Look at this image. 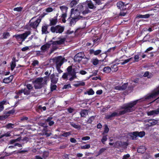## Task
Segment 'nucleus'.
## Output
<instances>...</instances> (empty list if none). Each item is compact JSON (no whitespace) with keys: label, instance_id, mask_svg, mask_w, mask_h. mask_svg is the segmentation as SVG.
<instances>
[{"label":"nucleus","instance_id":"nucleus-62","mask_svg":"<svg viewBox=\"0 0 159 159\" xmlns=\"http://www.w3.org/2000/svg\"><path fill=\"white\" fill-rule=\"evenodd\" d=\"M15 112V110L14 109H13L11 110H10L8 111L7 113V114H11L14 113Z\"/></svg>","mask_w":159,"mask_h":159},{"label":"nucleus","instance_id":"nucleus-38","mask_svg":"<svg viewBox=\"0 0 159 159\" xmlns=\"http://www.w3.org/2000/svg\"><path fill=\"white\" fill-rule=\"evenodd\" d=\"M71 134V132L70 131L64 133L63 134H62V136L64 137H67Z\"/></svg>","mask_w":159,"mask_h":159},{"label":"nucleus","instance_id":"nucleus-6","mask_svg":"<svg viewBox=\"0 0 159 159\" xmlns=\"http://www.w3.org/2000/svg\"><path fill=\"white\" fill-rule=\"evenodd\" d=\"M65 58H62L61 57L59 56L53 58L52 60L55 63L56 66H61L64 62Z\"/></svg>","mask_w":159,"mask_h":159},{"label":"nucleus","instance_id":"nucleus-29","mask_svg":"<svg viewBox=\"0 0 159 159\" xmlns=\"http://www.w3.org/2000/svg\"><path fill=\"white\" fill-rule=\"evenodd\" d=\"M132 58L131 57L129 59H125V60H120L119 61H122V62H121L120 63L121 65H123L128 62L129 61H131L132 59Z\"/></svg>","mask_w":159,"mask_h":159},{"label":"nucleus","instance_id":"nucleus-33","mask_svg":"<svg viewBox=\"0 0 159 159\" xmlns=\"http://www.w3.org/2000/svg\"><path fill=\"white\" fill-rule=\"evenodd\" d=\"M87 5L89 7L90 9H94L96 8V7L94 6L93 4L91 2L88 3Z\"/></svg>","mask_w":159,"mask_h":159},{"label":"nucleus","instance_id":"nucleus-19","mask_svg":"<svg viewBox=\"0 0 159 159\" xmlns=\"http://www.w3.org/2000/svg\"><path fill=\"white\" fill-rule=\"evenodd\" d=\"M51 45L50 43H47L41 46V49L44 52L47 49H48L50 48Z\"/></svg>","mask_w":159,"mask_h":159},{"label":"nucleus","instance_id":"nucleus-5","mask_svg":"<svg viewBox=\"0 0 159 159\" xmlns=\"http://www.w3.org/2000/svg\"><path fill=\"white\" fill-rule=\"evenodd\" d=\"M30 34L31 32L30 31H27L22 34L16 35L14 36L18 41L21 40V42H22L25 41L27 36Z\"/></svg>","mask_w":159,"mask_h":159},{"label":"nucleus","instance_id":"nucleus-50","mask_svg":"<svg viewBox=\"0 0 159 159\" xmlns=\"http://www.w3.org/2000/svg\"><path fill=\"white\" fill-rule=\"evenodd\" d=\"M109 131V129L108 128L107 126V125H105V126L104 133H107Z\"/></svg>","mask_w":159,"mask_h":159},{"label":"nucleus","instance_id":"nucleus-12","mask_svg":"<svg viewBox=\"0 0 159 159\" xmlns=\"http://www.w3.org/2000/svg\"><path fill=\"white\" fill-rule=\"evenodd\" d=\"M50 23L48 25L49 26H55L57 22V16H55L53 18H51L49 19Z\"/></svg>","mask_w":159,"mask_h":159},{"label":"nucleus","instance_id":"nucleus-30","mask_svg":"<svg viewBox=\"0 0 159 159\" xmlns=\"http://www.w3.org/2000/svg\"><path fill=\"white\" fill-rule=\"evenodd\" d=\"M111 68L109 66L105 67L103 69V71L106 73H109L111 72Z\"/></svg>","mask_w":159,"mask_h":159},{"label":"nucleus","instance_id":"nucleus-49","mask_svg":"<svg viewBox=\"0 0 159 159\" xmlns=\"http://www.w3.org/2000/svg\"><path fill=\"white\" fill-rule=\"evenodd\" d=\"M53 10V9L52 7H48L46 8L45 10L48 13L52 12Z\"/></svg>","mask_w":159,"mask_h":159},{"label":"nucleus","instance_id":"nucleus-43","mask_svg":"<svg viewBox=\"0 0 159 159\" xmlns=\"http://www.w3.org/2000/svg\"><path fill=\"white\" fill-rule=\"evenodd\" d=\"M5 103V102L2 101L0 102V112L2 111L4 109L3 105Z\"/></svg>","mask_w":159,"mask_h":159},{"label":"nucleus","instance_id":"nucleus-35","mask_svg":"<svg viewBox=\"0 0 159 159\" xmlns=\"http://www.w3.org/2000/svg\"><path fill=\"white\" fill-rule=\"evenodd\" d=\"M20 137H19L15 139H13L9 141V143L10 144H12L16 142L19 141L20 140Z\"/></svg>","mask_w":159,"mask_h":159},{"label":"nucleus","instance_id":"nucleus-11","mask_svg":"<svg viewBox=\"0 0 159 159\" xmlns=\"http://www.w3.org/2000/svg\"><path fill=\"white\" fill-rule=\"evenodd\" d=\"M117 6L118 7L121 11L125 10L126 9V4H125L124 3L120 1L117 3Z\"/></svg>","mask_w":159,"mask_h":159},{"label":"nucleus","instance_id":"nucleus-53","mask_svg":"<svg viewBox=\"0 0 159 159\" xmlns=\"http://www.w3.org/2000/svg\"><path fill=\"white\" fill-rule=\"evenodd\" d=\"M107 136H104L103 138H102L101 141L104 144V142L106 141L107 140Z\"/></svg>","mask_w":159,"mask_h":159},{"label":"nucleus","instance_id":"nucleus-36","mask_svg":"<svg viewBox=\"0 0 159 159\" xmlns=\"http://www.w3.org/2000/svg\"><path fill=\"white\" fill-rule=\"evenodd\" d=\"M57 88V86L56 85L52 83L51 84L50 88L51 91H53L56 90Z\"/></svg>","mask_w":159,"mask_h":159},{"label":"nucleus","instance_id":"nucleus-2","mask_svg":"<svg viewBox=\"0 0 159 159\" xmlns=\"http://www.w3.org/2000/svg\"><path fill=\"white\" fill-rule=\"evenodd\" d=\"M47 77L46 76L44 78H38L32 82L34 84V87L35 89H41L44 85L47 84Z\"/></svg>","mask_w":159,"mask_h":159},{"label":"nucleus","instance_id":"nucleus-48","mask_svg":"<svg viewBox=\"0 0 159 159\" xmlns=\"http://www.w3.org/2000/svg\"><path fill=\"white\" fill-rule=\"evenodd\" d=\"M22 8L21 7H16L14 8L13 10L15 11H21Z\"/></svg>","mask_w":159,"mask_h":159},{"label":"nucleus","instance_id":"nucleus-58","mask_svg":"<svg viewBox=\"0 0 159 159\" xmlns=\"http://www.w3.org/2000/svg\"><path fill=\"white\" fill-rule=\"evenodd\" d=\"M68 74L71 76H73L75 75H76V72L74 70L69 73Z\"/></svg>","mask_w":159,"mask_h":159},{"label":"nucleus","instance_id":"nucleus-8","mask_svg":"<svg viewBox=\"0 0 159 159\" xmlns=\"http://www.w3.org/2000/svg\"><path fill=\"white\" fill-rule=\"evenodd\" d=\"M35 17H33L30 21L29 22V25L33 29H36L37 28L39 24L41 22V19H37L34 22H31V20L34 18Z\"/></svg>","mask_w":159,"mask_h":159},{"label":"nucleus","instance_id":"nucleus-18","mask_svg":"<svg viewBox=\"0 0 159 159\" xmlns=\"http://www.w3.org/2000/svg\"><path fill=\"white\" fill-rule=\"evenodd\" d=\"M159 94V86L158 90L151 95L148 96L146 98V99H149Z\"/></svg>","mask_w":159,"mask_h":159},{"label":"nucleus","instance_id":"nucleus-15","mask_svg":"<svg viewBox=\"0 0 159 159\" xmlns=\"http://www.w3.org/2000/svg\"><path fill=\"white\" fill-rule=\"evenodd\" d=\"M82 18H83L82 16H79V17L72 18L70 22V25L71 26L72 25H74L79 20Z\"/></svg>","mask_w":159,"mask_h":159},{"label":"nucleus","instance_id":"nucleus-10","mask_svg":"<svg viewBox=\"0 0 159 159\" xmlns=\"http://www.w3.org/2000/svg\"><path fill=\"white\" fill-rule=\"evenodd\" d=\"M128 145V144L126 142H122L121 141H117L115 143V147L117 148H125Z\"/></svg>","mask_w":159,"mask_h":159},{"label":"nucleus","instance_id":"nucleus-1","mask_svg":"<svg viewBox=\"0 0 159 159\" xmlns=\"http://www.w3.org/2000/svg\"><path fill=\"white\" fill-rule=\"evenodd\" d=\"M138 101V100H137L123 105L121 107V109H124L123 110L120 111L118 113L116 112H114L111 115H107L105 117V118L106 119H111L112 117L123 115L128 112H130L134 111L135 109L134 106L136 105Z\"/></svg>","mask_w":159,"mask_h":159},{"label":"nucleus","instance_id":"nucleus-39","mask_svg":"<svg viewBox=\"0 0 159 159\" xmlns=\"http://www.w3.org/2000/svg\"><path fill=\"white\" fill-rule=\"evenodd\" d=\"M65 40V39L63 38L57 41L58 45L62 44L64 43Z\"/></svg>","mask_w":159,"mask_h":159},{"label":"nucleus","instance_id":"nucleus-52","mask_svg":"<svg viewBox=\"0 0 159 159\" xmlns=\"http://www.w3.org/2000/svg\"><path fill=\"white\" fill-rule=\"evenodd\" d=\"M68 73H64L62 76V78L64 79H67L68 77Z\"/></svg>","mask_w":159,"mask_h":159},{"label":"nucleus","instance_id":"nucleus-14","mask_svg":"<svg viewBox=\"0 0 159 159\" xmlns=\"http://www.w3.org/2000/svg\"><path fill=\"white\" fill-rule=\"evenodd\" d=\"M50 79L51 83L55 84L58 80V78L56 77L55 75L54 74H52L50 76Z\"/></svg>","mask_w":159,"mask_h":159},{"label":"nucleus","instance_id":"nucleus-16","mask_svg":"<svg viewBox=\"0 0 159 159\" xmlns=\"http://www.w3.org/2000/svg\"><path fill=\"white\" fill-rule=\"evenodd\" d=\"M49 26V25H45L43 26L42 27V34H46L49 33L47 29L48 27Z\"/></svg>","mask_w":159,"mask_h":159},{"label":"nucleus","instance_id":"nucleus-37","mask_svg":"<svg viewBox=\"0 0 159 159\" xmlns=\"http://www.w3.org/2000/svg\"><path fill=\"white\" fill-rule=\"evenodd\" d=\"M16 66V62L15 61H13L11 62V69L13 70L15 67Z\"/></svg>","mask_w":159,"mask_h":159},{"label":"nucleus","instance_id":"nucleus-22","mask_svg":"<svg viewBox=\"0 0 159 159\" xmlns=\"http://www.w3.org/2000/svg\"><path fill=\"white\" fill-rule=\"evenodd\" d=\"M80 114L81 117H85L88 115V111L85 109L83 110L80 111Z\"/></svg>","mask_w":159,"mask_h":159},{"label":"nucleus","instance_id":"nucleus-32","mask_svg":"<svg viewBox=\"0 0 159 159\" xmlns=\"http://www.w3.org/2000/svg\"><path fill=\"white\" fill-rule=\"evenodd\" d=\"M107 149L105 148H102L100 149L99 151L97 152L98 155L96 156V157L98 156L101 155L103 152H104Z\"/></svg>","mask_w":159,"mask_h":159},{"label":"nucleus","instance_id":"nucleus-40","mask_svg":"<svg viewBox=\"0 0 159 159\" xmlns=\"http://www.w3.org/2000/svg\"><path fill=\"white\" fill-rule=\"evenodd\" d=\"M10 133L11 132L9 131L7 132V133L1 135V136L0 137V138H2L4 136L6 137L10 136H11V135L10 134Z\"/></svg>","mask_w":159,"mask_h":159},{"label":"nucleus","instance_id":"nucleus-63","mask_svg":"<svg viewBox=\"0 0 159 159\" xmlns=\"http://www.w3.org/2000/svg\"><path fill=\"white\" fill-rule=\"evenodd\" d=\"M39 108L41 110H43V111H45L46 109L45 107H42L41 106H39Z\"/></svg>","mask_w":159,"mask_h":159},{"label":"nucleus","instance_id":"nucleus-23","mask_svg":"<svg viewBox=\"0 0 159 159\" xmlns=\"http://www.w3.org/2000/svg\"><path fill=\"white\" fill-rule=\"evenodd\" d=\"M101 52L100 50H98L94 51V50L91 49L90 50V53L91 54H93L95 55H97L100 54Z\"/></svg>","mask_w":159,"mask_h":159},{"label":"nucleus","instance_id":"nucleus-20","mask_svg":"<svg viewBox=\"0 0 159 159\" xmlns=\"http://www.w3.org/2000/svg\"><path fill=\"white\" fill-rule=\"evenodd\" d=\"M148 122V124L149 126H152L156 124L157 123V120H149Z\"/></svg>","mask_w":159,"mask_h":159},{"label":"nucleus","instance_id":"nucleus-42","mask_svg":"<svg viewBox=\"0 0 159 159\" xmlns=\"http://www.w3.org/2000/svg\"><path fill=\"white\" fill-rule=\"evenodd\" d=\"M128 86V84L125 83L122 86H120L121 90H125L126 89Z\"/></svg>","mask_w":159,"mask_h":159},{"label":"nucleus","instance_id":"nucleus-54","mask_svg":"<svg viewBox=\"0 0 159 159\" xmlns=\"http://www.w3.org/2000/svg\"><path fill=\"white\" fill-rule=\"evenodd\" d=\"M39 64V61L37 60H34L33 61L32 64V65L35 66L36 65H38Z\"/></svg>","mask_w":159,"mask_h":159},{"label":"nucleus","instance_id":"nucleus-21","mask_svg":"<svg viewBox=\"0 0 159 159\" xmlns=\"http://www.w3.org/2000/svg\"><path fill=\"white\" fill-rule=\"evenodd\" d=\"M145 147L143 146H140L137 149V152L139 153H143L145 151Z\"/></svg>","mask_w":159,"mask_h":159},{"label":"nucleus","instance_id":"nucleus-55","mask_svg":"<svg viewBox=\"0 0 159 159\" xmlns=\"http://www.w3.org/2000/svg\"><path fill=\"white\" fill-rule=\"evenodd\" d=\"M67 70L68 72V73H69L72 71V66H70L67 68Z\"/></svg>","mask_w":159,"mask_h":159},{"label":"nucleus","instance_id":"nucleus-56","mask_svg":"<svg viewBox=\"0 0 159 159\" xmlns=\"http://www.w3.org/2000/svg\"><path fill=\"white\" fill-rule=\"evenodd\" d=\"M61 67V66H56L57 70L59 74L63 72V71L60 69Z\"/></svg>","mask_w":159,"mask_h":159},{"label":"nucleus","instance_id":"nucleus-27","mask_svg":"<svg viewBox=\"0 0 159 159\" xmlns=\"http://www.w3.org/2000/svg\"><path fill=\"white\" fill-rule=\"evenodd\" d=\"M111 70H112V71L116 72L118 70V67L117 66V65L116 64L112 65L111 66Z\"/></svg>","mask_w":159,"mask_h":159},{"label":"nucleus","instance_id":"nucleus-26","mask_svg":"<svg viewBox=\"0 0 159 159\" xmlns=\"http://www.w3.org/2000/svg\"><path fill=\"white\" fill-rule=\"evenodd\" d=\"M60 8L61 10L62 13H67L68 9V7L66 6H62L60 7Z\"/></svg>","mask_w":159,"mask_h":159},{"label":"nucleus","instance_id":"nucleus-9","mask_svg":"<svg viewBox=\"0 0 159 159\" xmlns=\"http://www.w3.org/2000/svg\"><path fill=\"white\" fill-rule=\"evenodd\" d=\"M84 56V55L83 52L78 53L75 56L74 60L75 62H80Z\"/></svg>","mask_w":159,"mask_h":159},{"label":"nucleus","instance_id":"nucleus-45","mask_svg":"<svg viewBox=\"0 0 159 159\" xmlns=\"http://www.w3.org/2000/svg\"><path fill=\"white\" fill-rule=\"evenodd\" d=\"M14 125V124H11V123H8L6 125V128L8 129H10V128H13V126Z\"/></svg>","mask_w":159,"mask_h":159},{"label":"nucleus","instance_id":"nucleus-31","mask_svg":"<svg viewBox=\"0 0 159 159\" xmlns=\"http://www.w3.org/2000/svg\"><path fill=\"white\" fill-rule=\"evenodd\" d=\"M99 61L98 60L97 58L93 59L91 60V62H92L93 64L96 66L98 64Z\"/></svg>","mask_w":159,"mask_h":159},{"label":"nucleus","instance_id":"nucleus-61","mask_svg":"<svg viewBox=\"0 0 159 159\" xmlns=\"http://www.w3.org/2000/svg\"><path fill=\"white\" fill-rule=\"evenodd\" d=\"M75 75L71 76L72 77L69 79V80L70 81H72L73 80L75 79H76L77 78L76 75Z\"/></svg>","mask_w":159,"mask_h":159},{"label":"nucleus","instance_id":"nucleus-24","mask_svg":"<svg viewBox=\"0 0 159 159\" xmlns=\"http://www.w3.org/2000/svg\"><path fill=\"white\" fill-rule=\"evenodd\" d=\"M70 125L74 128L78 129H80L81 128L80 125H77L75 123H74L73 122L70 123Z\"/></svg>","mask_w":159,"mask_h":159},{"label":"nucleus","instance_id":"nucleus-59","mask_svg":"<svg viewBox=\"0 0 159 159\" xmlns=\"http://www.w3.org/2000/svg\"><path fill=\"white\" fill-rule=\"evenodd\" d=\"M90 139V138L89 136H85L84 137H83L82 138V139L83 140H88L89 139Z\"/></svg>","mask_w":159,"mask_h":159},{"label":"nucleus","instance_id":"nucleus-51","mask_svg":"<svg viewBox=\"0 0 159 159\" xmlns=\"http://www.w3.org/2000/svg\"><path fill=\"white\" fill-rule=\"evenodd\" d=\"M71 88V86L70 84H66L63 87V89H68L69 88Z\"/></svg>","mask_w":159,"mask_h":159},{"label":"nucleus","instance_id":"nucleus-7","mask_svg":"<svg viewBox=\"0 0 159 159\" xmlns=\"http://www.w3.org/2000/svg\"><path fill=\"white\" fill-rule=\"evenodd\" d=\"M131 137L132 138V139H136V138L139 136L140 137H142L145 135V133L144 131H140L139 132L138 131L134 132L131 134Z\"/></svg>","mask_w":159,"mask_h":159},{"label":"nucleus","instance_id":"nucleus-60","mask_svg":"<svg viewBox=\"0 0 159 159\" xmlns=\"http://www.w3.org/2000/svg\"><path fill=\"white\" fill-rule=\"evenodd\" d=\"M48 152H44L43 154V157L44 158H46L48 157Z\"/></svg>","mask_w":159,"mask_h":159},{"label":"nucleus","instance_id":"nucleus-4","mask_svg":"<svg viewBox=\"0 0 159 159\" xmlns=\"http://www.w3.org/2000/svg\"><path fill=\"white\" fill-rule=\"evenodd\" d=\"M64 29V26L58 25L51 26L50 30L52 33L61 34L63 32Z\"/></svg>","mask_w":159,"mask_h":159},{"label":"nucleus","instance_id":"nucleus-25","mask_svg":"<svg viewBox=\"0 0 159 159\" xmlns=\"http://www.w3.org/2000/svg\"><path fill=\"white\" fill-rule=\"evenodd\" d=\"M143 76L144 77H147L148 78H151L152 77V73H149L148 71H147L144 73Z\"/></svg>","mask_w":159,"mask_h":159},{"label":"nucleus","instance_id":"nucleus-47","mask_svg":"<svg viewBox=\"0 0 159 159\" xmlns=\"http://www.w3.org/2000/svg\"><path fill=\"white\" fill-rule=\"evenodd\" d=\"M78 2L76 0H73L70 3L71 5L73 7L78 3Z\"/></svg>","mask_w":159,"mask_h":159},{"label":"nucleus","instance_id":"nucleus-44","mask_svg":"<svg viewBox=\"0 0 159 159\" xmlns=\"http://www.w3.org/2000/svg\"><path fill=\"white\" fill-rule=\"evenodd\" d=\"M58 48V47L56 46H53L52 48L51 49L49 54H50L52 53L55 50H57Z\"/></svg>","mask_w":159,"mask_h":159},{"label":"nucleus","instance_id":"nucleus-3","mask_svg":"<svg viewBox=\"0 0 159 159\" xmlns=\"http://www.w3.org/2000/svg\"><path fill=\"white\" fill-rule=\"evenodd\" d=\"M26 87V88L22 89L18 91H16L15 93L18 95H21L22 93H23L24 94L26 95H28L30 93V91L33 89V87L30 84H28L25 85Z\"/></svg>","mask_w":159,"mask_h":159},{"label":"nucleus","instance_id":"nucleus-64","mask_svg":"<svg viewBox=\"0 0 159 159\" xmlns=\"http://www.w3.org/2000/svg\"><path fill=\"white\" fill-rule=\"evenodd\" d=\"M52 119V117H48L46 120L45 121L47 122H49L51 121Z\"/></svg>","mask_w":159,"mask_h":159},{"label":"nucleus","instance_id":"nucleus-46","mask_svg":"<svg viewBox=\"0 0 159 159\" xmlns=\"http://www.w3.org/2000/svg\"><path fill=\"white\" fill-rule=\"evenodd\" d=\"M94 119V116H92L90 117L88 120V122L89 123H91L92 121Z\"/></svg>","mask_w":159,"mask_h":159},{"label":"nucleus","instance_id":"nucleus-34","mask_svg":"<svg viewBox=\"0 0 159 159\" xmlns=\"http://www.w3.org/2000/svg\"><path fill=\"white\" fill-rule=\"evenodd\" d=\"M10 36V34L9 32H5L3 34L2 36L3 39H7Z\"/></svg>","mask_w":159,"mask_h":159},{"label":"nucleus","instance_id":"nucleus-13","mask_svg":"<svg viewBox=\"0 0 159 159\" xmlns=\"http://www.w3.org/2000/svg\"><path fill=\"white\" fill-rule=\"evenodd\" d=\"M159 114V109H157L156 110L151 111L147 112V114L148 116H153L158 115Z\"/></svg>","mask_w":159,"mask_h":159},{"label":"nucleus","instance_id":"nucleus-17","mask_svg":"<svg viewBox=\"0 0 159 159\" xmlns=\"http://www.w3.org/2000/svg\"><path fill=\"white\" fill-rule=\"evenodd\" d=\"M13 76L11 75L9 77L4 78L3 80V82L5 83L8 84L11 82L13 79Z\"/></svg>","mask_w":159,"mask_h":159},{"label":"nucleus","instance_id":"nucleus-57","mask_svg":"<svg viewBox=\"0 0 159 159\" xmlns=\"http://www.w3.org/2000/svg\"><path fill=\"white\" fill-rule=\"evenodd\" d=\"M130 157V155L127 154L126 155H125L123 157L122 159H128Z\"/></svg>","mask_w":159,"mask_h":159},{"label":"nucleus","instance_id":"nucleus-41","mask_svg":"<svg viewBox=\"0 0 159 159\" xmlns=\"http://www.w3.org/2000/svg\"><path fill=\"white\" fill-rule=\"evenodd\" d=\"M90 147V146L89 144H86L84 146H81V148L82 149H87L89 148Z\"/></svg>","mask_w":159,"mask_h":159},{"label":"nucleus","instance_id":"nucleus-28","mask_svg":"<svg viewBox=\"0 0 159 159\" xmlns=\"http://www.w3.org/2000/svg\"><path fill=\"white\" fill-rule=\"evenodd\" d=\"M94 92L92 89H89V90L84 93L85 94H88L89 95H92L94 94Z\"/></svg>","mask_w":159,"mask_h":159}]
</instances>
